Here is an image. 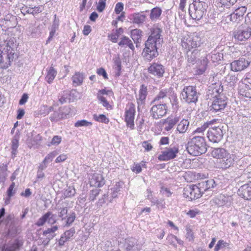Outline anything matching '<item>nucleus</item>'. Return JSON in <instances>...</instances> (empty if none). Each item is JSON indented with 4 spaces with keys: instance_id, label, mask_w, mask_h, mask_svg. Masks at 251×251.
Segmentation results:
<instances>
[{
    "instance_id": "f257e3e1",
    "label": "nucleus",
    "mask_w": 251,
    "mask_h": 251,
    "mask_svg": "<svg viewBox=\"0 0 251 251\" xmlns=\"http://www.w3.org/2000/svg\"><path fill=\"white\" fill-rule=\"evenodd\" d=\"M151 34L145 43V48L142 55L145 60L150 61L156 57L159 53L158 49L161 46L163 40L162 37V29L159 27H153L151 30Z\"/></svg>"
},
{
    "instance_id": "f03ea898",
    "label": "nucleus",
    "mask_w": 251,
    "mask_h": 251,
    "mask_svg": "<svg viewBox=\"0 0 251 251\" xmlns=\"http://www.w3.org/2000/svg\"><path fill=\"white\" fill-rule=\"evenodd\" d=\"M213 157L217 159L216 162L218 168L225 170L232 166L235 162V155L230 154L222 148H214L211 151Z\"/></svg>"
},
{
    "instance_id": "7ed1b4c3",
    "label": "nucleus",
    "mask_w": 251,
    "mask_h": 251,
    "mask_svg": "<svg viewBox=\"0 0 251 251\" xmlns=\"http://www.w3.org/2000/svg\"><path fill=\"white\" fill-rule=\"evenodd\" d=\"M14 42L9 40L6 44L0 46V66L7 68L10 63L17 57L13 49Z\"/></svg>"
},
{
    "instance_id": "20e7f679",
    "label": "nucleus",
    "mask_w": 251,
    "mask_h": 251,
    "mask_svg": "<svg viewBox=\"0 0 251 251\" xmlns=\"http://www.w3.org/2000/svg\"><path fill=\"white\" fill-rule=\"evenodd\" d=\"M186 150L190 154L193 156H199L205 153L207 145L204 138L200 136L193 137L188 142Z\"/></svg>"
},
{
    "instance_id": "39448f33",
    "label": "nucleus",
    "mask_w": 251,
    "mask_h": 251,
    "mask_svg": "<svg viewBox=\"0 0 251 251\" xmlns=\"http://www.w3.org/2000/svg\"><path fill=\"white\" fill-rule=\"evenodd\" d=\"M207 4L203 1L194 2L189 6V13L193 19L201 20L206 12Z\"/></svg>"
},
{
    "instance_id": "423d86ee",
    "label": "nucleus",
    "mask_w": 251,
    "mask_h": 251,
    "mask_svg": "<svg viewBox=\"0 0 251 251\" xmlns=\"http://www.w3.org/2000/svg\"><path fill=\"white\" fill-rule=\"evenodd\" d=\"M199 94L196 87L191 85L185 86L181 93L183 100L189 104L196 103L198 101Z\"/></svg>"
},
{
    "instance_id": "0eeeda50",
    "label": "nucleus",
    "mask_w": 251,
    "mask_h": 251,
    "mask_svg": "<svg viewBox=\"0 0 251 251\" xmlns=\"http://www.w3.org/2000/svg\"><path fill=\"white\" fill-rule=\"evenodd\" d=\"M227 98L224 95L216 96L212 105L210 107V111L212 112L221 111L227 105Z\"/></svg>"
},
{
    "instance_id": "6e6552de",
    "label": "nucleus",
    "mask_w": 251,
    "mask_h": 251,
    "mask_svg": "<svg viewBox=\"0 0 251 251\" xmlns=\"http://www.w3.org/2000/svg\"><path fill=\"white\" fill-rule=\"evenodd\" d=\"M167 106L166 103L154 104L151 109V116L153 119H158L167 113Z\"/></svg>"
},
{
    "instance_id": "1a4fd4ad",
    "label": "nucleus",
    "mask_w": 251,
    "mask_h": 251,
    "mask_svg": "<svg viewBox=\"0 0 251 251\" xmlns=\"http://www.w3.org/2000/svg\"><path fill=\"white\" fill-rule=\"evenodd\" d=\"M183 196L191 201L200 198L201 192L196 185H187L183 189Z\"/></svg>"
},
{
    "instance_id": "9d476101",
    "label": "nucleus",
    "mask_w": 251,
    "mask_h": 251,
    "mask_svg": "<svg viewBox=\"0 0 251 251\" xmlns=\"http://www.w3.org/2000/svg\"><path fill=\"white\" fill-rule=\"evenodd\" d=\"M178 151V148L176 147L166 148L161 152V153L158 156V159L160 161H164L174 159L176 157Z\"/></svg>"
},
{
    "instance_id": "9b49d317",
    "label": "nucleus",
    "mask_w": 251,
    "mask_h": 251,
    "mask_svg": "<svg viewBox=\"0 0 251 251\" xmlns=\"http://www.w3.org/2000/svg\"><path fill=\"white\" fill-rule=\"evenodd\" d=\"M223 136V131L218 126L210 128L207 134L209 140L214 143L219 142L222 139Z\"/></svg>"
},
{
    "instance_id": "f8f14e48",
    "label": "nucleus",
    "mask_w": 251,
    "mask_h": 251,
    "mask_svg": "<svg viewBox=\"0 0 251 251\" xmlns=\"http://www.w3.org/2000/svg\"><path fill=\"white\" fill-rule=\"evenodd\" d=\"M55 215L52 212L48 211L41 217L35 223V225L38 226H42L47 222L49 224L53 225L56 223Z\"/></svg>"
},
{
    "instance_id": "ddd939ff",
    "label": "nucleus",
    "mask_w": 251,
    "mask_h": 251,
    "mask_svg": "<svg viewBox=\"0 0 251 251\" xmlns=\"http://www.w3.org/2000/svg\"><path fill=\"white\" fill-rule=\"evenodd\" d=\"M135 113V105L131 103L129 104L128 109L126 111L125 121L126 123L127 126L129 127L131 129L134 128V120Z\"/></svg>"
},
{
    "instance_id": "4468645a",
    "label": "nucleus",
    "mask_w": 251,
    "mask_h": 251,
    "mask_svg": "<svg viewBox=\"0 0 251 251\" xmlns=\"http://www.w3.org/2000/svg\"><path fill=\"white\" fill-rule=\"evenodd\" d=\"M148 71L152 75L157 78H160L163 76L165 68L162 64L154 62L151 64Z\"/></svg>"
},
{
    "instance_id": "2eb2a0df",
    "label": "nucleus",
    "mask_w": 251,
    "mask_h": 251,
    "mask_svg": "<svg viewBox=\"0 0 251 251\" xmlns=\"http://www.w3.org/2000/svg\"><path fill=\"white\" fill-rule=\"evenodd\" d=\"M250 62L244 58H240L230 63L231 70L234 72L241 71L246 69L250 65Z\"/></svg>"
},
{
    "instance_id": "dca6fc26",
    "label": "nucleus",
    "mask_w": 251,
    "mask_h": 251,
    "mask_svg": "<svg viewBox=\"0 0 251 251\" xmlns=\"http://www.w3.org/2000/svg\"><path fill=\"white\" fill-rule=\"evenodd\" d=\"M141 247V245L134 238H129L125 240L124 248L126 251H140Z\"/></svg>"
},
{
    "instance_id": "f3484780",
    "label": "nucleus",
    "mask_w": 251,
    "mask_h": 251,
    "mask_svg": "<svg viewBox=\"0 0 251 251\" xmlns=\"http://www.w3.org/2000/svg\"><path fill=\"white\" fill-rule=\"evenodd\" d=\"M148 89L147 87L142 84L140 88L138 97H137V102L138 104V110L139 111L141 108H143L145 103V100L148 94Z\"/></svg>"
},
{
    "instance_id": "a211bd4d",
    "label": "nucleus",
    "mask_w": 251,
    "mask_h": 251,
    "mask_svg": "<svg viewBox=\"0 0 251 251\" xmlns=\"http://www.w3.org/2000/svg\"><path fill=\"white\" fill-rule=\"evenodd\" d=\"M251 35V28L247 27L244 29L237 30L234 32V38L239 41H245Z\"/></svg>"
},
{
    "instance_id": "6ab92c4d",
    "label": "nucleus",
    "mask_w": 251,
    "mask_h": 251,
    "mask_svg": "<svg viewBox=\"0 0 251 251\" xmlns=\"http://www.w3.org/2000/svg\"><path fill=\"white\" fill-rule=\"evenodd\" d=\"M238 194L244 199L251 201V181L241 186L238 190Z\"/></svg>"
},
{
    "instance_id": "aec40b11",
    "label": "nucleus",
    "mask_w": 251,
    "mask_h": 251,
    "mask_svg": "<svg viewBox=\"0 0 251 251\" xmlns=\"http://www.w3.org/2000/svg\"><path fill=\"white\" fill-rule=\"evenodd\" d=\"M246 11L247 8L245 6H241L236 9L234 12L230 15V21L234 22L240 21Z\"/></svg>"
},
{
    "instance_id": "412c9836",
    "label": "nucleus",
    "mask_w": 251,
    "mask_h": 251,
    "mask_svg": "<svg viewBox=\"0 0 251 251\" xmlns=\"http://www.w3.org/2000/svg\"><path fill=\"white\" fill-rule=\"evenodd\" d=\"M42 140V137L39 134H37L35 132H31L27 134L26 142L28 146L37 145Z\"/></svg>"
},
{
    "instance_id": "4be33fe9",
    "label": "nucleus",
    "mask_w": 251,
    "mask_h": 251,
    "mask_svg": "<svg viewBox=\"0 0 251 251\" xmlns=\"http://www.w3.org/2000/svg\"><path fill=\"white\" fill-rule=\"evenodd\" d=\"M105 183L104 178L101 175L94 174L90 178V184L94 187H100Z\"/></svg>"
},
{
    "instance_id": "5701e85b",
    "label": "nucleus",
    "mask_w": 251,
    "mask_h": 251,
    "mask_svg": "<svg viewBox=\"0 0 251 251\" xmlns=\"http://www.w3.org/2000/svg\"><path fill=\"white\" fill-rule=\"evenodd\" d=\"M22 244L18 240H15L13 242H9L7 245L2 247L1 251H18Z\"/></svg>"
},
{
    "instance_id": "b1692460",
    "label": "nucleus",
    "mask_w": 251,
    "mask_h": 251,
    "mask_svg": "<svg viewBox=\"0 0 251 251\" xmlns=\"http://www.w3.org/2000/svg\"><path fill=\"white\" fill-rule=\"evenodd\" d=\"M179 121V118L177 116L168 118L164 123L165 130L166 131L171 130Z\"/></svg>"
},
{
    "instance_id": "393cba45",
    "label": "nucleus",
    "mask_w": 251,
    "mask_h": 251,
    "mask_svg": "<svg viewBox=\"0 0 251 251\" xmlns=\"http://www.w3.org/2000/svg\"><path fill=\"white\" fill-rule=\"evenodd\" d=\"M146 19V16L143 12L135 13L130 16V19L133 24L140 25L144 23Z\"/></svg>"
},
{
    "instance_id": "a878e982",
    "label": "nucleus",
    "mask_w": 251,
    "mask_h": 251,
    "mask_svg": "<svg viewBox=\"0 0 251 251\" xmlns=\"http://www.w3.org/2000/svg\"><path fill=\"white\" fill-rule=\"evenodd\" d=\"M58 229L57 226H53L50 228H47L43 232V235L46 236L47 242L46 244H48L50 240L53 239L55 236V232Z\"/></svg>"
},
{
    "instance_id": "bb28decb",
    "label": "nucleus",
    "mask_w": 251,
    "mask_h": 251,
    "mask_svg": "<svg viewBox=\"0 0 251 251\" xmlns=\"http://www.w3.org/2000/svg\"><path fill=\"white\" fill-rule=\"evenodd\" d=\"M169 91L167 89L160 90L159 93L155 96L151 101V104L163 103V100L167 98V94Z\"/></svg>"
},
{
    "instance_id": "cd10ccee",
    "label": "nucleus",
    "mask_w": 251,
    "mask_h": 251,
    "mask_svg": "<svg viewBox=\"0 0 251 251\" xmlns=\"http://www.w3.org/2000/svg\"><path fill=\"white\" fill-rule=\"evenodd\" d=\"M85 76L82 73L76 72L72 77L73 84L75 86L81 85L83 81Z\"/></svg>"
},
{
    "instance_id": "c85d7f7f",
    "label": "nucleus",
    "mask_w": 251,
    "mask_h": 251,
    "mask_svg": "<svg viewBox=\"0 0 251 251\" xmlns=\"http://www.w3.org/2000/svg\"><path fill=\"white\" fill-rule=\"evenodd\" d=\"M190 122L188 120L182 119L177 125L176 130L179 133L183 134L187 132L189 126Z\"/></svg>"
},
{
    "instance_id": "c756f323",
    "label": "nucleus",
    "mask_w": 251,
    "mask_h": 251,
    "mask_svg": "<svg viewBox=\"0 0 251 251\" xmlns=\"http://www.w3.org/2000/svg\"><path fill=\"white\" fill-rule=\"evenodd\" d=\"M21 10L24 15L25 14H30L33 15L42 11L40 6H35L31 8H28L27 6H23L21 8Z\"/></svg>"
},
{
    "instance_id": "7c9ffc66",
    "label": "nucleus",
    "mask_w": 251,
    "mask_h": 251,
    "mask_svg": "<svg viewBox=\"0 0 251 251\" xmlns=\"http://www.w3.org/2000/svg\"><path fill=\"white\" fill-rule=\"evenodd\" d=\"M162 9L159 7H155L151 10L150 18L151 21H156L160 19L162 14Z\"/></svg>"
},
{
    "instance_id": "2f4dec72",
    "label": "nucleus",
    "mask_w": 251,
    "mask_h": 251,
    "mask_svg": "<svg viewBox=\"0 0 251 251\" xmlns=\"http://www.w3.org/2000/svg\"><path fill=\"white\" fill-rule=\"evenodd\" d=\"M68 114V113L61 111L59 112L55 111L50 116V119L51 122H57L61 119L66 118Z\"/></svg>"
},
{
    "instance_id": "473e14b6",
    "label": "nucleus",
    "mask_w": 251,
    "mask_h": 251,
    "mask_svg": "<svg viewBox=\"0 0 251 251\" xmlns=\"http://www.w3.org/2000/svg\"><path fill=\"white\" fill-rule=\"evenodd\" d=\"M118 45L121 47H128L131 50H134V46L130 39L127 37L124 36L121 38V41Z\"/></svg>"
},
{
    "instance_id": "72a5a7b5",
    "label": "nucleus",
    "mask_w": 251,
    "mask_h": 251,
    "mask_svg": "<svg viewBox=\"0 0 251 251\" xmlns=\"http://www.w3.org/2000/svg\"><path fill=\"white\" fill-rule=\"evenodd\" d=\"M57 72L54 68L51 66L48 71L47 75L46 76V80L49 84L52 83L56 75Z\"/></svg>"
},
{
    "instance_id": "f704fd0d",
    "label": "nucleus",
    "mask_w": 251,
    "mask_h": 251,
    "mask_svg": "<svg viewBox=\"0 0 251 251\" xmlns=\"http://www.w3.org/2000/svg\"><path fill=\"white\" fill-rule=\"evenodd\" d=\"M199 51L197 50H194L193 51L187 52L188 62L189 63L194 64L197 60V58L199 56Z\"/></svg>"
},
{
    "instance_id": "c9c22d12",
    "label": "nucleus",
    "mask_w": 251,
    "mask_h": 251,
    "mask_svg": "<svg viewBox=\"0 0 251 251\" xmlns=\"http://www.w3.org/2000/svg\"><path fill=\"white\" fill-rule=\"evenodd\" d=\"M70 96V92L69 90H65L59 93L58 96V101L61 104L66 103Z\"/></svg>"
},
{
    "instance_id": "e433bc0d",
    "label": "nucleus",
    "mask_w": 251,
    "mask_h": 251,
    "mask_svg": "<svg viewBox=\"0 0 251 251\" xmlns=\"http://www.w3.org/2000/svg\"><path fill=\"white\" fill-rule=\"evenodd\" d=\"M142 31L140 29H135L131 31V36L135 43L139 42L141 40Z\"/></svg>"
},
{
    "instance_id": "4c0bfd02",
    "label": "nucleus",
    "mask_w": 251,
    "mask_h": 251,
    "mask_svg": "<svg viewBox=\"0 0 251 251\" xmlns=\"http://www.w3.org/2000/svg\"><path fill=\"white\" fill-rule=\"evenodd\" d=\"M114 69L116 70V75L119 76L121 74V71L122 69L121 61L119 57H116L113 58Z\"/></svg>"
},
{
    "instance_id": "58836bf2",
    "label": "nucleus",
    "mask_w": 251,
    "mask_h": 251,
    "mask_svg": "<svg viewBox=\"0 0 251 251\" xmlns=\"http://www.w3.org/2000/svg\"><path fill=\"white\" fill-rule=\"evenodd\" d=\"M75 212H70L66 217V224L65 226H70L73 224L75 219Z\"/></svg>"
},
{
    "instance_id": "ea45409f",
    "label": "nucleus",
    "mask_w": 251,
    "mask_h": 251,
    "mask_svg": "<svg viewBox=\"0 0 251 251\" xmlns=\"http://www.w3.org/2000/svg\"><path fill=\"white\" fill-rule=\"evenodd\" d=\"M224 248H230V245L229 243L225 242L224 240H221L218 242L217 244L215 247L214 251H218L219 250Z\"/></svg>"
},
{
    "instance_id": "a19ab883",
    "label": "nucleus",
    "mask_w": 251,
    "mask_h": 251,
    "mask_svg": "<svg viewBox=\"0 0 251 251\" xmlns=\"http://www.w3.org/2000/svg\"><path fill=\"white\" fill-rule=\"evenodd\" d=\"M216 121V120L214 119L205 123L201 126L197 128V129L194 131V133H202L208 127L209 125L213 124Z\"/></svg>"
},
{
    "instance_id": "79ce46f5",
    "label": "nucleus",
    "mask_w": 251,
    "mask_h": 251,
    "mask_svg": "<svg viewBox=\"0 0 251 251\" xmlns=\"http://www.w3.org/2000/svg\"><path fill=\"white\" fill-rule=\"evenodd\" d=\"M7 166L2 165L0 166V183H4L7 176Z\"/></svg>"
},
{
    "instance_id": "37998d69",
    "label": "nucleus",
    "mask_w": 251,
    "mask_h": 251,
    "mask_svg": "<svg viewBox=\"0 0 251 251\" xmlns=\"http://www.w3.org/2000/svg\"><path fill=\"white\" fill-rule=\"evenodd\" d=\"M17 227L15 225L14 222L13 221L9 225L8 230V234L11 236H14L17 233Z\"/></svg>"
},
{
    "instance_id": "c03bdc74",
    "label": "nucleus",
    "mask_w": 251,
    "mask_h": 251,
    "mask_svg": "<svg viewBox=\"0 0 251 251\" xmlns=\"http://www.w3.org/2000/svg\"><path fill=\"white\" fill-rule=\"evenodd\" d=\"M94 119L100 122L107 124L109 122V120L106 116L103 114H100L97 115V114L94 115Z\"/></svg>"
},
{
    "instance_id": "a18cd8bd",
    "label": "nucleus",
    "mask_w": 251,
    "mask_h": 251,
    "mask_svg": "<svg viewBox=\"0 0 251 251\" xmlns=\"http://www.w3.org/2000/svg\"><path fill=\"white\" fill-rule=\"evenodd\" d=\"M75 189L73 187H68L64 192L65 197L69 198L74 196L75 194Z\"/></svg>"
},
{
    "instance_id": "49530a36",
    "label": "nucleus",
    "mask_w": 251,
    "mask_h": 251,
    "mask_svg": "<svg viewBox=\"0 0 251 251\" xmlns=\"http://www.w3.org/2000/svg\"><path fill=\"white\" fill-rule=\"evenodd\" d=\"M102 105L108 110L112 109V106L109 103L106 98L103 96H99L98 99Z\"/></svg>"
},
{
    "instance_id": "de8ad7c7",
    "label": "nucleus",
    "mask_w": 251,
    "mask_h": 251,
    "mask_svg": "<svg viewBox=\"0 0 251 251\" xmlns=\"http://www.w3.org/2000/svg\"><path fill=\"white\" fill-rule=\"evenodd\" d=\"M19 147V140L17 138H13L12 141L11 149L12 154L15 155L17 152V149Z\"/></svg>"
},
{
    "instance_id": "09e8293b",
    "label": "nucleus",
    "mask_w": 251,
    "mask_h": 251,
    "mask_svg": "<svg viewBox=\"0 0 251 251\" xmlns=\"http://www.w3.org/2000/svg\"><path fill=\"white\" fill-rule=\"evenodd\" d=\"M92 125L91 122H89L86 120H82L77 121L75 124V126L76 127H81V126H91Z\"/></svg>"
},
{
    "instance_id": "8fccbe9b",
    "label": "nucleus",
    "mask_w": 251,
    "mask_h": 251,
    "mask_svg": "<svg viewBox=\"0 0 251 251\" xmlns=\"http://www.w3.org/2000/svg\"><path fill=\"white\" fill-rule=\"evenodd\" d=\"M100 191V190L98 189L91 190L89 194V200L90 201H94L96 199V197L99 195Z\"/></svg>"
},
{
    "instance_id": "3c124183",
    "label": "nucleus",
    "mask_w": 251,
    "mask_h": 251,
    "mask_svg": "<svg viewBox=\"0 0 251 251\" xmlns=\"http://www.w3.org/2000/svg\"><path fill=\"white\" fill-rule=\"evenodd\" d=\"M217 56L220 57V54H212L211 55H208L205 57V58L203 60V63L206 65L207 63V61L210 58H211V60L212 62H216L218 60V59L217 58ZM219 60H220V59L219 58Z\"/></svg>"
},
{
    "instance_id": "603ef678",
    "label": "nucleus",
    "mask_w": 251,
    "mask_h": 251,
    "mask_svg": "<svg viewBox=\"0 0 251 251\" xmlns=\"http://www.w3.org/2000/svg\"><path fill=\"white\" fill-rule=\"evenodd\" d=\"M60 211L58 213L59 217L61 218L62 220H64L66 219V215L68 213V207H65L60 208L58 209Z\"/></svg>"
},
{
    "instance_id": "864d4df0",
    "label": "nucleus",
    "mask_w": 251,
    "mask_h": 251,
    "mask_svg": "<svg viewBox=\"0 0 251 251\" xmlns=\"http://www.w3.org/2000/svg\"><path fill=\"white\" fill-rule=\"evenodd\" d=\"M243 81L247 86L251 88V73L246 74Z\"/></svg>"
},
{
    "instance_id": "5fc2aeb1",
    "label": "nucleus",
    "mask_w": 251,
    "mask_h": 251,
    "mask_svg": "<svg viewBox=\"0 0 251 251\" xmlns=\"http://www.w3.org/2000/svg\"><path fill=\"white\" fill-rule=\"evenodd\" d=\"M190 44L189 45L191 48H196L200 45V42L198 37L193 38L189 41Z\"/></svg>"
},
{
    "instance_id": "6e6d98bb",
    "label": "nucleus",
    "mask_w": 251,
    "mask_h": 251,
    "mask_svg": "<svg viewBox=\"0 0 251 251\" xmlns=\"http://www.w3.org/2000/svg\"><path fill=\"white\" fill-rule=\"evenodd\" d=\"M113 245L112 242L109 240H106L103 242V249L104 251H109L112 248Z\"/></svg>"
},
{
    "instance_id": "4d7b16f0",
    "label": "nucleus",
    "mask_w": 251,
    "mask_h": 251,
    "mask_svg": "<svg viewBox=\"0 0 251 251\" xmlns=\"http://www.w3.org/2000/svg\"><path fill=\"white\" fill-rule=\"evenodd\" d=\"M112 193L111 194L112 197L115 198L118 196V193L120 191L119 183L116 184V186L112 189Z\"/></svg>"
},
{
    "instance_id": "13d9d810",
    "label": "nucleus",
    "mask_w": 251,
    "mask_h": 251,
    "mask_svg": "<svg viewBox=\"0 0 251 251\" xmlns=\"http://www.w3.org/2000/svg\"><path fill=\"white\" fill-rule=\"evenodd\" d=\"M75 232V229L74 227L70 228L69 230L66 231L64 232L65 236L67 237V238L70 239L71 237H72Z\"/></svg>"
},
{
    "instance_id": "bf43d9fd",
    "label": "nucleus",
    "mask_w": 251,
    "mask_h": 251,
    "mask_svg": "<svg viewBox=\"0 0 251 251\" xmlns=\"http://www.w3.org/2000/svg\"><path fill=\"white\" fill-rule=\"evenodd\" d=\"M153 204H156L158 208L160 209H163L165 208V202L164 200H156L155 201H151Z\"/></svg>"
},
{
    "instance_id": "052dcab7",
    "label": "nucleus",
    "mask_w": 251,
    "mask_h": 251,
    "mask_svg": "<svg viewBox=\"0 0 251 251\" xmlns=\"http://www.w3.org/2000/svg\"><path fill=\"white\" fill-rule=\"evenodd\" d=\"M57 155V152L55 151L52 152L49 154L44 159V162H46L47 163L52 161L53 158Z\"/></svg>"
},
{
    "instance_id": "680f3d73",
    "label": "nucleus",
    "mask_w": 251,
    "mask_h": 251,
    "mask_svg": "<svg viewBox=\"0 0 251 251\" xmlns=\"http://www.w3.org/2000/svg\"><path fill=\"white\" fill-rule=\"evenodd\" d=\"M205 181H203L198 184L197 187L199 188V190L201 192V194L203 192V191H206L208 190L207 186L205 185Z\"/></svg>"
},
{
    "instance_id": "e2e57ef3",
    "label": "nucleus",
    "mask_w": 251,
    "mask_h": 251,
    "mask_svg": "<svg viewBox=\"0 0 251 251\" xmlns=\"http://www.w3.org/2000/svg\"><path fill=\"white\" fill-rule=\"evenodd\" d=\"M237 0H220V2L223 5L229 6L233 5Z\"/></svg>"
},
{
    "instance_id": "0e129e2a",
    "label": "nucleus",
    "mask_w": 251,
    "mask_h": 251,
    "mask_svg": "<svg viewBox=\"0 0 251 251\" xmlns=\"http://www.w3.org/2000/svg\"><path fill=\"white\" fill-rule=\"evenodd\" d=\"M62 138L59 136H54L50 142L52 145H58L61 141Z\"/></svg>"
},
{
    "instance_id": "69168bd1",
    "label": "nucleus",
    "mask_w": 251,
    "mask_h": 251,
    "mask_svg": "<svg viewBox=\"0 0 251 251\" xmlns=\"http://www.w3.org/2000/svg\"><path fill=\"white\" fill-rule=\"evenodd\" d=\"M97 73L100 75H102L104 79H108V75L105 70L103 68H100L97 69Z\"/></svg>"
},
{
    "instance_id": "338daca9",
    "label": "nucleus",
    "mask_w": 251,
    "mask_h": 251,
    "mask_svg": "<svg viewBox=\"0 0 251 251\" xmlns=\"http://www.w3.org/2000/svg\"><path fill=\"white\" fill-rule=\"evenodd\" d=\"M205 185L207 186L208 190L210 188H214L216 186L215 182L213 179H210L205 180Z\"/></svg>"
},
{
    "instance_id": "774afa93",
    "label": "nucleus",
    "mask_w": 251,
    "mask_h": 251,
    "mask_svg": "<svg viewBox=\"0 0 251 251\" xmlns=\"http://www.w3.org/2000/svg\"><path fill=\"white\" fill-rule=\"evenodd\" d=\"M124 9V4L122 2H118L115 8V12L116 14H119Z\"/></svg>"
}]
</instances>
